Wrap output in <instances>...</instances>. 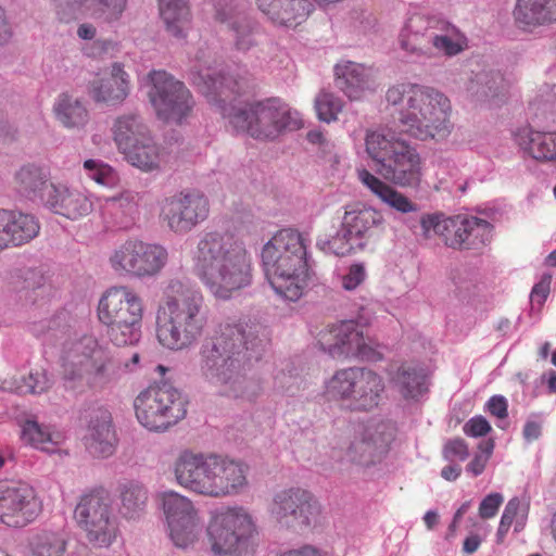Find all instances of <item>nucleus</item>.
Listing matches in <instances>:
<instances>
[{
    "mask_svg": "<svg viewBox=\"0 0 556 556\" xmlns=\"http://www.w3.org/2000/svg\"><path fill=\"white\" fill-rule=\"evenodd\" d=\"M366 279V270L362 264H353L342 277V287L348 291L355 290Z\"/></svg>",
    "mask_w": 556,
    "mask_h": 556,
    "instance_id": "obj_55",
    "label": "nucleus"
},
{
    "mask_svg": "<svg viewBox=\"0 0 556 556\" xmlns=\"http://www.w3.org/2000/svg\"><path fill=\"white\" fill-rule=\"evenodd\" d=\"M56 119L66 128H83L89 122L86 106L70 94H61L54 104Z\"/></svg>",
    "mask_w": 556,
    "mask_h": 556,
    "instance_id": "obj_41",
    "label": "nucleus"
},
{
    "mask_svg": "<svg viewBox=\"0 0 556 556\" xmlns=\"http://www.w3.org/2000/svg\"><path fill=\"white\" fill-rule=\"evenodd\" d=\"M393 389L406 401H417L428 392L427 375L424 369L407 363L401 364L390 374Z\"/></svg>",
    "mask_w": 556,
    "mask_h": 556,
    "instance_id": "obj_32",
    "label": "nucleus"
},
{
    "mask_svg": "<svg viewBox=\"0 0 556 556\" xmlns=\"http://www.w3.org/2000/svg\"><path fill=\"white\" fill-rule=\"evenodd\" d=\"M337 87L350 99L359 100L374 84V71L362 64L344 61L334 66Z\"/></svg>",
    "mask_w": 556,
    "mask_h": 556,
    "instance_id": "obj_29",
    "label": "nucleus"
},
{
    "mask_svg": "<svg viewBox=\"0 0 556 556\" xmlns=\"http://www.w3.org/2000/svg\"><path fill=\"white\" fill-rule=\"evenodd\" d=\"M188 401L176 388L163 383L141 391L134 400L138 421L152 431H164L187 415Z\"/></svg>",
    "mask_w": 556,
    "mask_h": 556,
    "instance_id": "obj_10",
    "label": "nucleus"
},
{
    "mask_svg": "<svg viewBox=\"0 0 556 556\" xmlns=\"http://www.w3.org/2000/svg\"><path fill=\"white\" fill-rule=\"evenodd\" d=\"M313 10L308 0H280V24L295 27L302 24Z\"/></svg>",
    "mask_w": 556,
    "mask_h": 556,
    "instance_id": "obj_48",
    "label": "nucleus"
},
{
    "mask_svg": "<svg viewBox=\"0 0 556 556\" xmlns=\"http://www.w3.org/2000/svg\"><path fill=\"white\" fill-rule=\"evenodd\" d=\"M204 481L205 496L224 497L239 493L248 483V466L239 460L211 454Z\"/></svg>",
    "mask_w": 556,
    "mask_h": 556,
    "instance_id": "obj_22",
    "label": "nucleus"
},
{
    "mask_svg": "<svg viewBox=\"0 0 556 556\" xmlns=\"http://www.w3.org/2000/svg\"><path fill=\"white\" fill-rule=\"evenodd\" d=\"M552 275L545 274L531 290L530 299L533 304L540 307L545 303L551 292Z\"/></svg>",
    "mask_w": 556,
    "mask_h": 556,
    "instance_id": "obj_57",
    "label": "nucleus"
},
{
    "mask_svg": "<svg viewBox=\"0 0 556 556\" xmlns=\"http://www.w3.org/2000/svg\"><path fill=\"white\" fill-rule=\"evenodd\" d=\"M518 147L533 160L542 163L556 162V131H538L529 127L514 134Z\"/></svg>",
    "mask_w": 556,
    "mask_h": 556,
    "instance_id": "obj_30",
    "label": "nucleus"
},
{
    "mask_svg": "<svg viewBox=\"0 0 556 556\" xmlns=\"http://www.w3.org/2000/svg\"><path fill=\"white\" fill-rule=\"evenodd\" d=\"M39 230V222L34 215L0 208V253L28 243Z\"/></svg>",
    "mask_w": 556,
    "mask_h": 556,
    "instance_id": "obj_24",
    "label": "nucleus"
},
{
    "mask_svg": "<svg viewBox=\"0 0 556 556\" xmlns=\"http://www.w3.org/2000/svg\"><path fill=\"white\" fill-rule=\"evenodd\" d=\"M488 463L489 459L486 458V456L477 453L470 460V463L467 465L466 469L473 477H478L484 471Z\"/></svg>",
    "mask_w": 556,
    "mask_h": 556,
    "instance_id": "obj_62",
    "label": "nucleus"
},
{
    "mask_svg": "<svg viewBox=\"0 0 556 556\" xmlns=\"http://www.w3.org/2000/svg\"><path fill=\"white\" fill-rule=\"evenodd\" d=\"M89 93L96 102L119 104L129 93L128 74L121 63H113L109 75L94 78Z\"/></svg>",
    "mask_w": 556,
    "mask_h": 556,
    "instance_id": "obj_28",
    "label": "nucleus"
},
{
    "mask_svg": "<svg viewBox=\"0 0 556 556\" xmlns=\"http://www.w3.org/2000/svg\"><path fill=\"white\" fill-rule=\"evenodd\" d=\"M386 393L384 378L368 367L338 369L325 383V396L352 412H371Z\"/></svg>",
    "mask_w": 556,
    "mask_h": 556,
    "instance_id": "obj_9",
    "label": "nucleus"
},
{
    "mask_svg": "<svg viewBox=\"0 0 556 556\" xmlns=\"http://www.w3.org/2000/svg\"><path fill=\"white\" fill-rule=\"evenodd\" d=\"M302 127V119L295 110L280 104V129L295 130Z\"/></svg>",
    "mask_w": 556,
    "mask_h": 556,
    "instance_id": "obj_59",
    "label": "nucleus"
},
{
    "mask_svg": "<svg viewBox=\"0 0 556 556\" xmlns=\"http://www.w3.org/2000/svg\"><path fill=\"white\" fill-rule=\"evenodd\" d=\"M66 540L54 531L41 530L29 538L28 547L34 556H63Z\"/></svg>",
    "mask_w": 556,
    "mask_h": 556,
    "instance_id": "obj_43",
    "label": "nucleus"
},
{
    "mask_svg": "<svg viewBox=\"0 0 556 556\" xmlns=\"http://www.w3.org/2000/svg\"><path fill=\"white\" fill-rule=\"evenodd\" d=\"M42 511L36 490L23 481L0 480V523L22 529L33 523Z\"/></svg>",
    "mask_w": 556,
    "mask_h": 556,
    "instance_id": "obj_17",
    "label": "nucleus"
},
{
    "mask_svg": "<svg viewBox=\"0 0 556 556\" xmlns=\"http://www.w3.org/2000/svg\"><path fill=\"white\" fill-rule=\"evenodd\" d=\"M147 96L159 119L181 124L190 116L194 100L186 85L166 71H151L147 76Z\"/></svg>",
    "mask_w": 556,
    "mask_h": 556,
    "instance_id": "obj_12",
    "label": "nucleus"
},
{
    "mask_svg": "<svg viewBox=\"0 0 556 556\" xmlns=\"http://www.w3.org/2000/svg\"><path fill=\"white\" fill-rule=\"evenodd\" d=\"M291 266L308 265L305 238L292 228L280 229V264Z\"/></svg>",
    "mask_w": 556,
    "mask_h": 556,
    "instance_id": "obj_42",
    "label": "nucleus"
},
{
    "mask_svg": "<svg viewBox=\"0 0 556 556\" xmlns=\"http://www.w3.org/2000/svg\"><path fill=\"white\" fill-rule=\"evenodd\" d=\"M498 74L491 72H479L467 83V91L471 97L479 100L490 99L497 96V89L502 83Z\"/></svg>",
    "mask_w": 556,
    "mask_h": 556,
    "instance_id": "obj_47",
    "label": "nucleus"
},
{
    "mask_svg": "<svg viewBox=\"0 0 556 556\" xmlns=\"http://www.w3.org/2000/svg\"><path fill=\"white\" fill-rule=\"evenodd\" d=\"M119 153L131 166L144 173L160 169L164 159L163 149L153 140L151 135L130 144Z\"/></svg>",
    "mask_w": 556,
    "mask_h": 556,
    "instance_id": "obj_34",
    "label": "nucleus"
},
{
    "mask_svg": "<svg viewBox=\"0 0 556 556\" xmlns=\"http://www.w3.org/2000/svg\"><path fill=\"white\" fill-rule=\"evenodd\" d=\"M391 437L384 424L367 427L350 442L343 460L362 467L375 465L387 452Z\"/></svg>",
    "mask_w": 556,
    "mask_h": 556,
    "instance_id": "obj_23",
    "label": "nucleus"
},
{
    "mask_svg": "<svg viewBox=\"0 0 556 556\" xmlns=\"http://www.w3.org/2000/svg\"><path fill=\"white\" fill-rule=\"evenodd\" d=\"M166 29L175 37H184L190 26V8L187 0H157Z\"/></svg>",
    "mask_w": 556,
    "mask_h": 556,
    "instance_id": "obj_40",
    "label": "nucleus"
},
{
    "mask_svg": "<svg viewBox=\"0 0 556 556\" xmlns=\"http://www.w3.org/2000/svg\"><path fill=\"white\" fill-rule=\"evenodd\" d=\"M50 184L49 173L33 164L22 166L14 175L17 192L30 200H40L43 204Z\"/></svg>",
    "mask_w": 556,
    "mask_h": 556,
    "instance_id": "obj_35",
    "label": "nucleus"
},
{
    "mask_svg": "<svg viewBox=\"0 0 556 556\" xmlns=\"http://www.w3.org/2000/svg\"><path fill=\"white\" fill-rule=\"evenodd\" d=\"M45 205L53 213L73 220L93 211V202L87 193L54 184L49 186Z\"/></svg>",
    "mask_w": 556,
    "mask_h": 556,
    "instance_id": "obj_26",
    "label": "nucleus"
},
{
    "mask_svg": "<svg viewBox=\"0 0 556 556\" xmlns=\"http://www.w3.org/2000/svg\"><path fill=\"white\" fill-rule=\"evenodd\" d=\"M83 167L87 177L102 187L113 189L121 182L118 172L113 166L101 160H86Z\"/></svg>",
    "mask_w": 556,
    "mask_h": 556,
    "instance_id": "obj_46",
    "label": "nucleus"
},
{
    "mask_svg": "<svg viewBox=\"0 0 556 556\" xmlns=\"http://www.w3.org/2000/svg\"><path fill=\"white\" fill-rule=\"evenodd\" d=\"M66 2L74 11L108 23L119 20L126 9V0H66Z\"/></svg>",
    "mask_w": 556,
    "mask_h": 556,
    "instance_id": "obj_39",
    "label": "nucleus"
},
{
    "mask_svg": "<svg viewBox=\"0 0 556 556\" xmlns=\"http://www.w3.org/2000/svg\"><path fill=\"white\" fill-rule=\"evenodd\" d=\"M492 430L490 422L481 415L475 416L467 420L463 426V431L471 438H480L486 435Z\"/></svg>",
    "mask_w": 556,
    "mask_h": 556,
    "instance_id": "obj_54",
    "label": "nucleus"
},
{
    "mask_svg": "<svg viewBox=\"0 0 556 556\" xmlns=\"http://www.w3.org/2000/svg\"><path fill=\"white\" fill-rule=\"evenodd\" d=\"M367 155L378 166L382 180L366 168L357 169L359 182L378 200L402 214L414 213L418 206L392 185L401 188L418 187L422 177L419 153L406 141L384 129L367 130Z\"/></svg>",
    "mask_w": 556,
    "mask_h": 556,
    "instance_id": "obj_1",
    "label": "nucleus"
},
{
    "mask_svg": "<svg viewBox=\"0 0 556 556\" xmlns=\"http://www.w3.org/2000/svg\"><path fill=\"white\" fill-rule=\"evenodd\" d=\"M486 408L491 415H493L500 419H504L508 415L507 401L504 396H501V395L492 396L486 403Z\"/></svg>",
    "mask_w": 556,
    "mask_h": 556,
    "instance_id": "obj_60",
    "label": "nucleus"
},
{
    "mask_svg": "<svg viewBox=\"0 0 556 556\" xmlns=\"http://www.w3.org/2000/svg\"><path fill=\"white\" fill-rule=\"evenodd\" d=\"M517 25L526 30L556 23V0H517L514 9Z\"/></svg>",
    "mask_w": 556,
    "mask_h": 556,
    "instance_id": "obj_31",
    "label": "nucleus"
},
{
    "mask_svg": "<svg viewBox=\"0 0 556 556\" xmlns=\"http://www.w3.org/2000/svg\"><path fill=\"white\" fill-rule=\"evenodd\" d=\"M121 513L126 518H134L138 513L143 510L148 493L139 483L128 481L121 485Z\"/></svg>",
    "mask_w": 556,
    "mask_h": 556,
    "instance_id": "obj_44",
    "label": "nucleus"
},
{
    "mask_svg": "<svg viewBox=\"0 0 556 556\" xmlns=\"http://www.w3.org/2000/svg\"><path fill=\"white\" fill-rule=\"evenodd\" d=\"M232 29L236 33V46L240 50L249 49L252 46L251 28L248 25L239 26L237 21L232 24Z\"/></svg>",
    "mask_w": 556,
    "mask_h": 556,
    "instance_id": "obj_61",
    "label": "nucleus"
},
{
    "mask_svg": "<svg viewBox=\"0 0 556 556\" xmlns=\"http://www.w3.org/2000/svg\"><path fill=\"white\" fill-rule=\"evenodd\" d=\"M116 443L117 439L112 426L111 415L103 410L89 428L88 450L97 457H108L114 453Z\"/></svg>",
    "mask_w": 556,
    "mask_h": 556,
    "instance_id": "obj_36",
    "label": "nucleus"
},
{
    "mask_svg": "<svg viewBox=\"0 0 556 556\" xmlns=\"http://www.w3.org/2000/svg\"><path fill=\"white\" fill-rule=\"evenodd\" d=\"M528 513L529 506L518 497H513L506 504L501 520L506 521L509 527L515 523V531H520L526 523Z\"/></svg>",
    "mask_w": 556,
    "mask_h": 556,
    "instance_id": "obj_52",
    "label": "nucleus"
},
{
    "mask_svg": "<svg viewBox=\"0 0 556 556\" xmlns=\"http://www.w3.org/2000/svg\"><path fill=\"white\" fill-rule=\"evenodd\" d=\"M388 105L397 115L402 131L419 140L442 139L450 134V100L440 91L412 83L391 86Z\"/></svg>",
    "mask_w": 556,
    "mask_h": 556,
    "instance_id": "obj_5",
    "label": "nucleus"
},
{
    "mask_svg": "<svg viewBox=\"0 0 556 556\" xmlns=\"http://www.w3.org/2000/svg\"><path fill=\"white\" fill-rule=\"evenodd\" d=\"M468 48V39L455 25L437 18L431 42V58L442 55L453 58Z\"/></svg>",
    "mask_w": 556,
    "mask_h": 556,
    "instance_id": "obj_33",
    "label": "nucleus"
},
{
    "mask_svg": "<svg viewBox=\"0 0 556 556\" xmlns=\"http://www.w3.org/2000/svg\"><path fill=\"white\" fill-rule=\"evenodd\" d=\"M319 348L332 358H368L371 353L363 329L355 320L328 324L317 333Z\"/></svg>",
    "mask_w": 556,
    "mask_h": 556,
    "instance_id": "obj_19",
    "label": "nucleus"
},
{
    "mask_svg": "<svg viewBox=\"0 0 556 556\" xmlns=\"http://www.w3.org/2000/svg\"><path fill=\"white\" fill-rule=\"evenodd\" d=\"M193 84L216 106L238 132L248 134L257 140H274L278 136V100L267 98L247 102L241 106L230 105L250 88L248 77L226 76L222 71L206 67L192 73Z\"/></svg>",
    "mask_w": 556,
    "mask_h": 556,
    "instance_id": "obj_2",
    "label": "nucleus"
},
{
    "mask_svg": "<svg viewBox=\"0 0 556 556\" xmlns=\"http://www.w3.org/2000/svg\"><path fill=\"white\" fill-rule=\"evenodd\" d=\"M169 536L178 547L194 543L202 530V522L191 500L177 492L168 491L161 495Z\"/></svg>",
    "mask_w": 556,
    "mask_h": 556,
    "instance_id": "obj_20",
    "label": "nucleus"
},
{
    "mask_svg": "<svg viewBox=\"0 0 556 556\" xmlns=\"http://www.w3.org/2000/svg\"><path fill=\"white\" fill-rule=\"evenodd\" d=\"M22 437L35 447L48 453L56 452L62 439L60 434L51 433L34 420H27L23 425Z\"/></svg>",
    "mask_w": 556,
    "mask_h": 556,
    "instance_id": "obj_45",
    "label": "nucleus"
},
{
    "mask_svg": "<svg viewBox=\"0 0 556 556\" xmlns=\"http://www.w3.org/2000/svg\"><path fill=\"white\" fill-rule=\"evenodd\" d=\"M143 316L144 301L128 286L110 287L99 299L98 320L116 346L132 345L140 340Z\"/></svg>",
    "mask_w": 556,
    "mask_h": 556,
    "instance_id": "obj_8",
    "label": "nucleus"
},
{
    "mask_svg": "<svg viewBox=\"0 0 556 556\" xmlns=\"http://www.w3.org/2000/svg\"><path fill=\"white\" fill-rule=\"evenodd\" d=\"M192 269L208 293L224 301L249 287L253 278L251 254L244 241L230 232H205L193 253Z\"/></svg>",
    "mask_w": 556,
    "mask_h": 556,
    "instance_id": "obj_4",
    "label": "nucleus"
},
{
    "mask_svg": "<svg viewBox=\"0 0 556 556\" xmlns=\"http://www.w3.org/2000/svg\"><path fill=\"white\" fill-rule=\"evenodd\" d=\"M211 454L182 451L174 463V475L182 488L203 495Z\"/></svg>",
    "mask_w": 556,
    "mask_h": 556,
    "instance_id": "obj_27",
    "label": "nucleus"
},
{
    "mask_svg": "<svg viewBox=\"0 0 556 556\" xmlns=\"http://www.w3.org/2000/svg\"><path fill=\"white\" fill-rule=\"evenodd\" d=\"M280 556H321L318 548L312 545H304L298 549H291Z\"/></svg>",
    "mask_w": 556,
    "mask_h": 556,
    "instance_id": "obj_64",
    "label": "nucleus"
},
{
    "mask_svg": "<svg viewBox=\"0 0 556 556\" xmlns=\"http://www.w3.org/2000/svg\"><path fill=\"white\" fill-rule=\"evenodd\" d=\"M210 214L208 199L195 190L180 191L165 198L160 219L175 233H187L204 222Z\"/></svg>",
    "mask_w": 556,
    "mask_h": 556,
    "instance_id": "obj_18",
    "label": "nucleus"
},
{
    "mask_svg": "<svg viewBox=\"0 0 556 556\" xmlns=\"http://www.w3.org/2000/svg\"><path fill=\"white\" fill-rule=\"evenodd\" d=\"M312 275L308 265L280 264V298L290 302L299 301L308 288Z\"/></svg>",
    "mask_w": 556,
    "mask_h": 556,
    "instance_id": "obj_38",
    "label": "nucleus"
},
{
    "mask_svg": "<svg viewBox=\"0 0 556 556\" xmlns=\"http://www.w3.org/2000/svg\"><path fill=\"white\" fill-rule=\"evenodd\" d=\"M111 131L118 152L151 135L148 125L134 113L117 116Z\"/></svg>",
    "mask_w": 556,
    "mask_h": 556,
    "instance_id": "obj_37",
    "label": "nucleus"
},
{
    "mask_svg": "<svg viewBox=\"0 0 556 556\" xmlns=\"http://www.w3.org/2000/svg\"><path fill=\"white\" fill-rule=\"evenodd\" d=\"M542 427L536 421H528L523 427V437L531 442L538 440L541 435Z\"/></svg>",
    "mask_w": 556,
    "mask_h": 556,
    "instance_id": "obj_63",
    "label": "nucleus"
},
{
    "mask_svg": "<svg viewBox=\"0 0 556 556\" xmlns=\"http://www.w3.org/2000/svg\"><path fill=\"white\" fill-rule=\"evenodd\" d=\"M52 386V379L43 368L30 370L27 377H24L22 384L16 390L23 394H41L47 392Z\"/></svg>",
    "mask_w": 556,
    "mask_h": 556,
    "instance_id": "obj_51",
    "label": "nucleus"
},
{
    "mask_svg": "<svg viewBox=\"0 0 556 556\" xmlns=\"http://www.w3.org/2000/svg\"><path fill=\"white\" fill-rule=\"evenodd\" d=\"M342 108V101L330 92L321 91L315 99L317 116L326 123L336 121Z\"/></svg>",
    "mask_w": 556,
    "mask_h": 556,
    "instance_id": "obj_50",
    "label": "nucleus"
},
{
    "mask_svg": "<svg viewBox=\"0 0 556 556\" xmlns=\"http://www.w3.org/2000/svg\"><path fill=\"white\" fill-rule=\"evenodd\" d=\"M205 326L202 295L189 292L179 280H170L156 308L159 343L170 351L189 349L201 338Z\"/></svg>",
    "mask_w": 556,
    "mask_h": 556,
    "instance_id": "obj_6",
    "label": "nucleus"
},
{
    "mask_svg": "<svg viewBox=\"0 0 556 556\" xmlns=\"http://www.w3.org/2000/svg\"><path fill=\"white\" fill-rule=\"evenodd\" d=\"M383 225L384 218L379 210L359 204L346 206L341 227L332 241L336 254L344 256L363 250Z\"/></svg>",
    "mask_w": 556,
    "mask_h": 556,
    "instance_id": "obj_16",
    "label": "nucleus"
},
{
    "mask_svg": "<svg viewBox=\"0 0 556 556\" xmlns=\"http://www.w3.org/2000/svg\"><path fill=\"white\" fill-rule=\"evenodd\" d=\"M262 267L269 286L275 292H278V248L276 245V236H274L262 249Z\"/></svg>",
    "mask_w": 556,
    "mask_h": 556,
    "instance_id": "obj_49",
    "label": "nucleus"
},
{
    "mask_svg": "<svg viewBox=\"0 0 556 556\" xmlns=\"http://www.w3.org/2000/svg\"><path fill=\"white\" fill-rule=\"evenodd\" d=\"M106 203L118 204V206L126 211L134 210L138 204V193L132 190H122L119 193L105 198Z\"/></svg>",
    "mask_w": 556,
    "mask_h": 556,
    "instance_id": "obj_58",
    "label": "nucleus"
},
{
    "mask_svg": "<svg viewBox=\"0 0 556 556\" xmlns=\"http://www.w3.org/2000/svg\"><path fill=\"white\" fill-rule=\"evenodd\" d=\"M425 238L437 235L444 243L457 250H480L491 242L493 226L488 220L475 216L442 218L425 215L420 219Z\"/></svg>",
    "mask_w": 556,
    "mask_h": 556,
    "instance_id": "obj_11",
    "label": "nucleus"
},
{
    "mask_svg": "<svg viewBox=\"0 0 556 556\" xmlns=\"http://www.w3.org/2000/svg\"><path fill=\"white\" fill-rule=\"evenodd\" d=\"M503 501L504 497L500 493H491L486 495L479 505V516L482 519L493 518L503 504Z\"/></svg>",
    "mask_w": 556,
    "mask_h": 556,
    "instance_id": "obj_56",
    "label": "nucleus"
},
{
    "mask_svg": "<svg viewBox=\"0 0 556 556\" xmlns=\"http://www.w3.org/2000/svg\"><path fill=\"white\" fill-rule=\"evenodd\" d=\"M434 16L413 14L399 35V43L408 54L431 59V42L437 25Z\"/></svg>",
    "mask_w": 556,
    "mask_h": 556,
    "instance_id": "obj_25",
    "label": "nucleus"
},
{
    "mask_svg": "<svg viewBox=\"0 0 556 556\" xmlns=\"http://www.w3.org/2000/svg\"><path fill=\"white\" fill-rule=\"evenodd\" d=\"M122 363L93 334L67 341L62 351L61 381L64 389L81 393L102 390L116 382Z\"/></svg>",
    "mask_w": 556,
    "mask_h": 556,
    "instance_id": "obj_7",
    "label": "nucleus"
},
{
    "mask_svg": "<svg viewBox=\"0 0 556 556\" xmlns=\"http://www.w3.org/2000/svg\"><path fill=\"white\" fill-rule=\"evenodd\" d=\"M324 521L320 503L308 491L289 489L280 496V527L305 533Z\"/></svg>",
    "mask_w": 556,
    "mask_h": 556,
    "instance_id": "obj_21",
    "label": "nucleus"
},
{
    "mask_svg": "<svg viewBox=\"0 0 556 556\" xmlns=\"http://www.w3.org/2000/svg\"><path fill=\"white\" fill-rule=\"evenodd\" d=\"M78 526L94 546L106 547L116 536L111 517V501L103 489H96L81 496L74 511Z\"/></svg>",
    "mask_w": 556,
    "mask_h": 556,
    "instance_id": "obj_15",
    "label": "nucleus"
},
{
    "mask_svg": "<svg viewBox=\"0 0 556 556\" xmlns=\"http://www.w3.org/2000/svg\"><path fill=\"white\" fill-rule=\"evenodd\" d=\"M261 351L262 340H249L242 323L227 320L201 344L194 369L220 394L237 397L243 390L245 366L258 359Z\"/></svg>",
    "mask_w": 556,
    "mask_h": 556,
    "instance_id": "obj_3",
    "label": "nucleus"
},
{
    "mask_svg": "<svg viewBox=\"0 0 556 556\" xmlns=\"http://www.w3.org/2000/svg\"><path fill=\"white\" fill-rule=\"evenodd\" d=\"M255 523L243 507H228L211 520L207 533L212 549L216 554L240 555L255 532Z\"/></svg>",
    "mask_w": 556,
    "mask_h": 556,
    "instance_id": "obj_14",
    "label": "nucleus"
},
{
    "mask_svg": "<svg viewBox=\"0 0 556 556\" xmlns=\"http://www.w3.org/2000/svg\"><path fill=\"white\" fill-rule=\"evenodd\" d=\"M167 260L168 253L163 245L130 239L112 252L109 263L119 277L142 279L160 274Z\"/></svg>",
    "mask_w": 556,
    "mask_h": 556,
    "instance_id": "obj_13",
    "label": "nucleus"
},
{
    "mask_svg": "<svg viewBox=\"0 0 556 556\" xmlns=\"http://www.w3.org/2000/svg\"><path fill=\"white\" fill-rule=\"evenodd\" d=\"M442 456L448 462H464L469 456V447L467 442L462 438H453L447 440L442 447Z\"/></svg>",
    "mask_w": 556,
    "mask_h": 556,
    "instance_id": "obj_53",
    "label": "nucleus"
}]
</instances>
